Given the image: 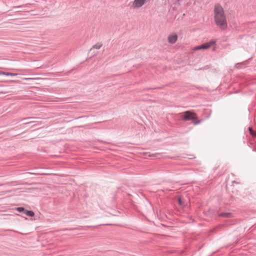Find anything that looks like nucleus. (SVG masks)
<instances>
[{
    "label": "nucleus",
    "mask_w": 256,
    "mask_h": 256,
    "mask_svg": "<svg viewBox=\"0 0 256 256\" xmlns=\"http://www.w3.org/2000/svg\"><path fill=\"white\" fill-rule=\"evenodd\" d=\"M148 89L150 90V89H152V88H148Z\"/></svg>",
    "instance_id": "16"
},
{
    "label": "nucleus",
    "mask_w": 256,
    "mask_h": 256,
    "mask_svg": "<svg viewBox=\"0 0 256 256\" xmlns=\"http://www.w3.org/2000/svg\"><path fill=\"white\" fill-rule=\"evenodd\" d=\"M26 216H34V213L32 210H25L24 212Z\"/></svg>",
    "instance_id": "6"
},
{
    "label": "nucleus",
    "mask_w": 256,
    "mask_h": 256,
    "mask_svg": "<svg viewBox=\"0 0 256 256\" xmlns=\"http://www.w3.org/2000/svg\"><path fill=\"white\" fill-rule=\"evenodd\" d=\"M193 124H197L200 122V120H198L196 114L194 113H193Z\"/></svg>",
    "instance_id": "7"
},
{
    "label": "nucleus",
    "mask_w": 256,
    "mask_h": 256,
    "mask_svg": "<svg viewBox=\"0 0 256 256\" xmlns=\"http://www.w3.org/2000/svg\"><path fill=\"white\" fill-rule=\"evenodd\" d=\"M30 6V4H24V5H20V6H14L13 8H16L28 7V6Z\"/></svg>",
    "instance_id": "12"
},
{
    "label": "nucleus",
    "mask_w": 256,
    "mask_h": 256,
    "mask_svg": "<svg viewBox=\"0 0 256 256\" xmlns=\"http://www.w3.org/2000/svg\"><path fill=\"white\" fill-rule=\"evenodd\" d=\"M102 46V44L97 43L92 46V47L90 49V50H92V48L100 49Z\"/></svg>",
    "instance_id": "9"
},
{
    "label": "nucleus",
    "mask_w": 256,
    "mask_h": 256,
    "mask_svg": "<svg viewBox=\"0 0 256 256\" xmlns=\"http://www.w3.org/2000/svg\"><path fill=\"white\" fill-rule=\"evenodd\" d=\"M254 137H256V136H254Z\"/></svg>",
    "instance_id": "17"
},
{
    "label": "nucleus",
    "mask_w": 256,
    "mask_h": 256,
    "mask_svg": "<svg viewBox=\"0 0 256 256\" xmlns=\"http://www.w3.org/2000/svg\"><path fill=\"white\" fill-rule=\"evenodd\" d=\"M178 202H179V204H181V200H180L179 199Z\"/></svg>",
    "instance_id": "15"
},
{
    "label": "nucleus",
    "mask_w": 256,
    "mask_h": 256,
    "mask_svg": "<svg viewBox=\"0 0 256 256\" xmlns=\"http://www.w3.org/2000/svg\"><path fill=\"white\" fill-rule=\"evenodd\" d=\"M0 73L4 75V76H16L18 75L17 74L8 72H2Z\"/></svg>",
    "instance_id": "8"
},
{
    "label": "nucleus",
    "mask_w": 256,
    "mask_h": 256,
    "mask_svg": "<svg viewBox=\"0 0 256 256\" xmlns=\"http://www.w3.org/2000/svg\"><path fill=\"white\" fill-rule=\"evenodd\" d=\"M182 118L186 121L192 120V112L190 110L186 111L183 115Z\"/></svg>",
    "instance_id": "5"
},
{
    "label": "nucleus",
    "mask_w": 256,
    "mask_h": 256,
    "mask_svg": "<svg viewBox=\"0 0 256 256\" xmlns=\"http://www.w3.org/2000/svg\"><path fill=\"white\" fill-rule=\"evenodd\" d=\"M34 122V121H32V122H26L24 123V124H31L32 122Z\"/></svg>",
    "instance_id": "14"
},
{
    "label": "nucleus",
    "mask_w": 256,
    "mask_h": 256,
    "mask_svg": "<svg viewBox=\"0 0 256 256\" xmlns=\"http://www.w3.org/2000/svg\"><path fill=\"white\" fill-rule=\"evenodd\" d=\"M178 40V35L176 34H170L168 36V40L169 43L171 44H174Z\"/></svg>",
    "instance_id": "4"
},
{
    "label": "nucleus",
    "mask_w": 256,
    "mask_h": 256,
    "mask_svg": "<svg viewBox=\"0 0 256 256\" xmlns=\"http://www.w3.org/2000/svg\"><path fill=\"white\" fill-rule=\"evenodd\" d=\"M214 18L216 26L220 28L225 30L227 28V22L224 10L218 4L214 6Z\"/></svg>",
    "instance_id": "1"
},
{
    "label": "nucleus",
    "mask_w": 256,
    "mask_h": 256,
    "mask_svg": "<svg viewBox=\"0 0 256 256\" xmlns=\"http://www.w3.org/2000/svg\"><path fill=\"white\" fill-rule=\"evenodd\" d=\"M34 118V117H28V118H24L23 119V120H27V119H32V118Z\"/></svg>",
    "instance_id": "13"
},
{
    "label": "nucleus",
    "mask_w": 256,
    "mask_h": 256,
    "mask_svg": "<svg viewBox=\"0 0 256 256\" xmlns=\"http://www.w3.org/2000/svg\"><path fill=\"white\" fill-rule=\"evenodd\" d=\"M214 44L213 42H210L204 44L200 45V46H196L193 48V50H199L200 49H208Z\"/></svg>",
    "instance_id": "2"
},
{
    "label": "nucleus",
    "mask_w": 256,
    "mask_h": 256,
    "mask_svg": "<svg viewBox=\"0 0 256 256\" xmlns=\"http://www.w3.org/2000/svg\"><path fill=\"white\" fill-rule=\"evenodd\" d=\"M248 130L252 136H256V132L254 131L252 128H249Z\"/></svg>",
    "instance_id": "11"
},
{
    "label": "nucleus",
    "mask_w": 256,
    "mask_h": 256,
    "mask_svg": "<svg viewBox=\"0 0 256 256\" xmlns=\"http://www.w3.org/2000/svg\"><path fill=\"white\" fill-rule=\"evenodd\" d=\"M147 0H134L132 3L134 8H140L144 5Z\"/></svg>",
    "instance_id": "3"
},
{
    "label": "nucleus",
    "mask_w": 256,
    "mask_h": 256,
    "mask_svg": "<svg viewBox=\"0 0 256 256\" xmlns=\"http://www.w3.org/2000/svg\"><path fill=\"white\" fill-rule=\"evenodd\" d=\"M16 210L20 212H24L25 208L24 207H18L16 208Z\"/></svg>",
    "instance_id": "10"
}]
</instances>
